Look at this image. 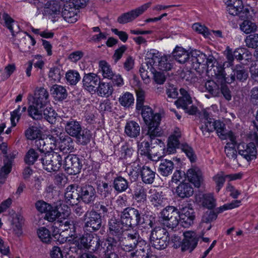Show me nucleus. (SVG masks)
<instances>
[{
	"instance_id": "1",
	"label": "nucleus",
	"mask_w": 258,
	"mask_h": 258,
	"mask_svg": "<svg viewBox=\"0 0 258 258\" xmlns=\"http://www.w3.org/2000/svg\"><path fill=\"white\" fill-rule=\"evenodd\" d=\"M175 59L180 63H186L187 68L196 70L200 74L206 73L208 76L209 72L208 58L200 51L196 50L188 52L181 47H176L172 52Z\"/></svg>"
},
{
	"instance_id": "2",
	"label": "nucleus",
	"mask_w": 258,
	"mask_h": 258,
	"mask_svg": "<svg viewBox=\"0 0 258 258\" xmlns=\"http://www.w3.org/2000/svg\"><path fill=\"white\" fill-rule=\"evenodd\" d=\"M121 222L127 229L138 226H149L152 228L155 223V217L148 210H138L128 207L123 210L120 215Z\"/></svg>"
},
{
	"instance_id": "3",
	"label": "nucleus",
	"mask_w": 258,
	"mask_h": 258,
	"mask_svg": "<svg viewBox=\"0 0 258 258\" xmlns=\"http://www.w3.org/2000/svg\"><path fill=\"white\" fill-rule=\"evenodd\" d=\"M120 241L121 249L125 252H131L132 258L136 255L141 256L143 252L141 251L145 250L148 244L136 230H127Z\"/></svg>"
},
{
	"instance_id": "4",
	"label": "nucleus",
	"mask_w": 258,
	"mask_h": 258,
	"mask_svg": "<svg viewBox=\"0 0 258 258\" xmlns=\"http://www.w3.org/2000/svg\"><path fill=\"white\" fill-rule=\"evenodd\" d=\"M33 101L28 109L30 116L34 119H39L42 117V109L49 103V95L47 90L43 87L36 88L33 97Z\"/></svg>"
},
{
	"instance_id": "5",
	"label": "nucleus",
	"mask_w": 258,
	"mask_h": 258,
	"mask_svg": "<svg viewBox=\"0 0 258 258\" xmlns=\"http://www.w3.org/2000/svg\"><path fill=\"white\" fill-rule=\"evenodd\" d=\"M211 71H213L214 75L212 74V78H211V82H213L214 85H211V93L215 90L218 91L219 90V84L221 85L222 83L230 84L234 82L235 80V72L234 70L233 74H231L230 76L226 77L224 73V65L222 62H219L215 58L211 55Z\"/></svg>"
},
{
	"instance_id": "6",
	"label": "nucleus",
	"mask_w": 258,
	"mask_h": 258,
	"mask_svg": "<svg viewBox=\"0 0 258 258\" xmlns=\"http://www.w3.org/2000/svg\"><path fill=\"white\" fill-rule=\"evenodd\" d=\"M179 213L178 210L173 206H167L160 213L159 222L161 225L176 230L179 224Z\"/></svg>"
},
{
	"instance_id": "7",
	"label": "nucleus",
	"mask_w": 258,
	"mask_h": 258,
	"mask_svg": "<svg viewBox=\"0 0 258 258\" xmlns=\"http://www.w3.org/2000/svg\"><path fill=\"white\" fill-rule=\"evenodd\" d=\"M66 154H62L61 151H53L41 157L40 161L44 169L48 172L55 171L59 170L62 165V159Z\"/></svg>"
},
{
	"instance_id": "8",
	"label": "nucleus",
	"mask_w": 258,
	"mask_h": 258,
	"mask_svg": "<svg viewBox=\"0 0 258 258\" xmlns=\"http://www.w3.org/2000/svg\"><path fill=\"white\" fill-rule=\"evenodd\" d=\"M83 221L84 228L91 232L98 230L102 226L101 214L93 210L85 212L83 216Z\"/></svg>"
},
{
	"instance_id": "9",
	"label": "nucleus",
	"mask_w": 258,
	"mask_h": 258,
	"mask_svg": "<svg viewBox=\"0 0 258 258\" xmlns=\"http://www.w3.org/2000/svg\"><path fill=\"white\" fill-rule=\"evenodd\" d=\"M83 160L76 155L69 154L63 157V167L70 175H76L80 173L82 168Z\"/></svg>"
},
{
	"instance_id": "10",
	"label": "nucleus",
	"mask_w": 258,
	"mask_h": 258,
	"mask_svg": "<svg viewBox=\"0 0 258 258\" xmlns=\"http://www.w3.org/2000/svg\"><path fill=\"white\" fill-rule=\"evenodd\" d=\"M35 146L41 153L48 154L57 149L56 139L49 135L45 138H39L35 141Z\"/></svg>"
},
{
	"instance_id": "11",
	"label": "nucleus",
	"mask_w": 258,
	"mask_h": 258,
	"mask_svg": "<svg viewBox=\"0 0 258 258\" xmlns=\"http://www.w3.org/2000/svg\"><path fill=\"white\" fill-rule=\"evenodd\" d=\"M151 3H148L127 13L122 14L117 18V22L120 24L130 22L142 15L151 6Z\"/></svg>"
},
{
	"instance_id": "12",
	"label": "nucleus",
	"mask_w": 258,
	"mask_h": 258,
	"mask_svg": "<svg viewBox=\"0 0 258 258\" xmlns=\"http://www.w3.org/2000/svg\"><path fill=\"white\" fill-rule=\"evenodd\" d=\"M147 189L141 184H137L133 192V199L136 202L137 207L143 211L147 210Z\"/></svg>"
},
{
	"instance_id": "13",
	"label": "nucleus",
	"mask_w": 258,
	"mask_h": 258,
	"mask_svg": "<svg viewBox=\"0 0 258 258\" xmlns=\"http://www.w3.org/2000/svg\"><path fill=\"white\" fill-rule=\"evenodd\" d=\"M185 207H179V211H178L179 217V221H180L181 224L183 227L187 228L194 223L195 218L194 210L190 207L189 204Z\"/></svg>"
},
{
	"instance_id": "14",
	"label": "nucleus",
	"mask_w": 258,
	"mask_h": 258,
	"mask_svg": "<svg viewBox=\"0 0 258 258\" xmlns=\"http://www.w3.org/2000/svg\"><path fill=\"white\" fill-rule=\"evenodd\" d=\"M61 123L63 124L67 135L71 137H76L82 128L81 123L72 118L64 117Z\"/></svg>"
},
{
	"instance_id": "15",
	"label": "nucleus",
	"mask_w": 258,
	"mask_h": 258,
	"mask_svg": "<svg viewBox=\"0 0 258 258\" xmlns=\"http://www.w3.org/2000/svg\"><path fill=\"white\" fill-rule=\"evenodd\" d=\"M80 199L86 204H92L95 201L97 194L95 187L90 184L83 185L80 187Z\"/></svg>"
},
{
	"instance_id": "16",
	"label": "nucleus",
	"mask_w": 258,
	"mask_h": 258,
	"mask_svg": "<svg viewBox=\"0 0 258 258\" xmlns=\"http://www.w3.org/2000/svg\"><path fill=\"white\" fill-rule=\"evenodd\" d=\"M184 239L181 244V251L189 250L192 251L197 246L198 237L197 234L192 231H186L183 233Z\"/></svg>"
},
{
	"instance_id": "17",
	"label": "nucleus",
	"mask_w": 258,
	"mask_h": 258,
	"mask_svg": "<svg viewBox=\"0 0 258 258\" xmlns=\"http://www.w3.org/2000/svg\"><path fill=\"white\" fill-rule=\"evenodd\" d=\"M237 150L240 155L247 161H250L256 158V149L253 143L248 144H239L237 146Z\"/></svg>"
},
{
	"instance_id": "18",
	"label": "nucleus",
	"mask_w": 258,
	"mask_h": 258,
	"mask_svg": "<svg viewBox=\"0 0 258 258\" xmlns=\"http://www.w3.org/2000/svg\"><path fill=\"white\" fill-rule=\"evenodd\" d=\"M100 78L94 73L85 74L83 80V87L89 92H95L99 83Z\"/></svg>"
},
{
	"instance_id": "19",
	"label": "nucleus",
	"mask_w": 258,
	"mask_h": 258,
	"mask_svg": "<svg viewBox=\"0 0 258 258\" xmlns=\"http://www.w3.org/2000/svg\"><path fill=\"white\" fill-rule=\"evenodd\" d=\"M60 144L56 151H61L62 154L72 152L74 150V140L71 137L61 133L59 134Z\"/></svg>"
},
{
	"instance_id": "20",
	"label": "nucleus",
	"mask_w": 258,
	"mask_h": 258,
	"mask_svg": "<svg viewBox=\"0 0 258 258\" xmlns=\"http://www.w3.org/2000/svg\"><path fill=\"white\" fill-rule=\"evenodd\" d=\"M64 198L68 204L72 206L77 205L80 199V195L77 186L73 184L68 186L66 189Z\"/></svg>"
},
{
	"instance_id": "21",
	"label": "nucleus",
	"mask_w": 258,
	"mask_h": 258,
	"mask_svg": "<svg viewBox=\"0 0 258 258\" xmlns=\"http://www.w3.org/2000/svg\"><path fill=\"white\" fill-rule=\"evenodd\" d=\"M154 121L151 123L146 124L147 125L148 130L145 133V135L148 136L151 141L156 137H159L162 133L159 128V124L161 119V115H157L155 117Z\"/></svg>"
},
{
	"instance_id": "22",
	"label": "nucleus",
	"mask_w": 258,
	"mask_h": 258,
	"mask_svg": "<svg viewBox=\"0 0 258 258\" xmlns=\"http://www.w3.org/2000/svg\"><path fill=\"white\" fill-rule=\"evenodd\" d=\"M181 138V133L179 128H176L174 133L170 136L168 140L167 152L168 154L174 153L176 148L180 145L179 139Z\"/></svg>"
},
{
	"instance_id": "23",
	"label": "nucleus",
	"mask_w": 258,
	"mask_h": 258,
	"mask_svg": "<svg viewBox=\"0 0 258 258\" xmlns=\"http://www.w3.org/2000/svg\"><path fill=\"white\" fill-rule=\"evenodd\" d=\"M71 227H72V228H74L73 221L67 218L62 219L61 218L55 221L52 225L54 229L53 232L55 233V234H59L60 235L62 232H65L69 229H71Z\"/></svg>"
},
{
	"instance_id": "24",
	"label": "nucleus",
	"mask_w": 258,
	"mask_h": 258,
	"mask_svg": "<svg viewBox=\"0 0 258 258\" xmlns=\"http://www.w3.org/2000/svg\"><path fill=\"white\" fill-rule=\"evenodd\" d=\"M61 5L60 2L56 0L48 1L44 6V12L45 15L55 18L60 15Z\"/></svg>"
},
{
	"instance_id": "25",
	"label": "nucleus",
	"mask_w": 258,
	"mask_h": 258,
	"mask_svg": "<svg viewBox=\"0 0 258 258\" xmlns=\"http://www.w3.org/2000/svg\"><path fill=\"white\" fill-rule=\"evenodd\" d=\"M209 113L208 109H204L199 113V117L200 120V129L202 132L203 135L205 138H208L210 137V128L209 124H210Z\"/></svg>"
},
{
	"instance_id": "26",
	"label": "nucleus",
	"mask_w": 258,
	"mask_h": 258,
	"mask_svg": "<svg viewBox=\"0 0 258 258\" xmlns=\"http://www.w3.org/2000/svg\"><path fill=\"white\" fill-rule=\"evenodd\" d=\"M177 196L181 199L188 198L194 194V188L190 183L181 182L175 189Z\"/></svg>"
},
{
	"instance_id": "27",
	"label": "nucleus",
	"mask_w": 258,
	"mask_h": 258,
	"mask_svg": "<svg viewBox=\"0 0 258 258\" xmlns=\"http://www.w3.org/2000/svg\"><path fill=\"white\" fill-rule=\"evenodd\" d=\"M149 199L151 204L155 207L159 208L163 206L165 199L162 192H158L155 189H150L149 191Z\"/></svg>"
},
{
	"instance_id": "28",
	"label": "nucleus",
	"mask_w": 258,
	"mask_h": 258,
	"mask_svg": "<svg viewBox=\"0 0 258 258\" xmlns=\"http://www.w3.org/2000/svg\"><path fill=\"white\" fill-rule=\"evenodd\" d=\"M188 180L197 187H199L203 181L202 171L199 169H189L187 171Z\"/></svg>"
},
{
	"instance_id": "29",
	"label": "nucleus",
	"mask_w": 258,
	"mask_h": 258,
	"mask_svg": "<svg viewBox=\"0 0 258 258\" xmlns=\"http://www.w3.org/2000/svg\"><path fill=\"white\" fill-rule=\"evenodd\" d=\"M140 125L135 121H128L125 125L124 133L130 138H137L140 135Z\"/></svg>"
},
{
	"instance_id": "30",
	"label": "nucleus",
	"mask_w": 258,
	"mask_h": 258,
	"mask_svg": "<svg viewBox=\"0 0 258 258\" xmlns=\"http://www.w3.org/2000/svg\"><path fill=\"white\" fill-rule=\"evenodd\" d=\"M76 9L75 7L64 6L61 12V16L68 23H74L76 22L79 18Z\"/></svg>"
},
{
	"instance_id": "31",
	"label": "nucleus",
	"mask_w": 258,
	"mask_h": 258,
	"mask_svg": "<svg viewBox=\"0 0 258 258\" xmlns=\"http://www.w3.org/2000/svg\"><path fill=\"white\" fill-rule=\"evenodd\" d=\"M108 226L109 233L112 235H118L123 231V227H124L120 220L112 218L108 221Z\"/></svg>"
},
{
	"instance_id": "32",
	"label": "nucleus",
	"mask_w": 258,
	"mask_h": 258,
	"mask_svg": "<svg viewBox=\"0 0 258 258\" xmlns=\"http://www.w3.org/2000/svg\"><path fill=\"white\" fill-rule=\"evenodd\" d=\"M50 92L52 97L56 101H62L68 96L67 90L61 85H53L50 88Z\"/></svg>"
},
{
	"instance_id": "33",
	"label": "nucleus",
	"mask_w": 258,
	"mask_h": 258,
	"mask_svg": "<svg viewBox=\"0 0 258 258\" xmlns=\"http://www.w3.org/2000/svg\"><path fill=\"white\" fill-rule=\"evenodd\" d=\"M142 180L146 184L152 183L155 179L156 173L149 167L143 166L140 171Z\"/></svg>"
},
{
	"instance_id": "34",
	"label": "nucleus",
	"mask_w": 258,
	"mask_h": 258,
	"mask_svg": "<svg viewBox=\"0 0 258 258\" xmlns=\"http://www.w3.org/2000/svg\"><path fill=\"white\" fill-rule=\"evenodd\" d=\"M76 137H74L77 140L78 143L81 145H86L91 141L92 134L90 130L85 128H82L81 131Z\"/></svg>"
},
{
	"instance_id": "35",
	"label": "nucleus",
	"mask_w": 258,
	"mask_h": 258,
	"mask_svg": "<svg viewBox=\"0 0 258 258\" xmlns=\"http://www.w3.org/2000/svg\"><path fill=\"white\" fill-rule=\"evenodd\" d=\"M174 168V164L169 160H162L159 167V172L161 175L167 176L171 174Z\"/></svg>"
},
{
	"instance_id": "36",
	"label": "nucleus",
	"mask_w": 258,
	"mask_h": 258,
	"mask_svg": "<svg viewBox=\"0 0 258 258\" xmlns=\"http://www.w3.org/2000/svg\"><path fill=\"white\" fill-rule=\"evenodd\" d=\"M113 187L118 192L125 191L129 187L128 181L121 176L114 178L113 181Z\"/></svg>"
},
{
	"instance_id": "37",
	"label": "nucleus",
	"mask_w": 258,
	"mask_h": 258,
	"mask_svg": "<svg viewBox=\"0 0 258 258\" xmlns=\"http://www.w3.org/2000/svg\"><path fill=\"white\" fill-rule=\"evenodd\" d=\"M180 93L183 95L175 101V104L177 108H181L183 109H187V107L192 103L190 97L186 94L185 90L181 89Z\"/></svg>"
},
{
	"instance_id": "38",
	"label": "nucleus",
	"mask_w": 258,
	"mask_h": 258,
	"mask_svg": "<svg viewBox=\"0 0 258 258\" xmlns=\"http://www.w3.org/2000/svg\"><path fill=\"white\" fill-rule=\"evenodd\" d=\"M225 4L227 5V12L232 16H237L239 10L241 9L242 6V2L241 0H231Z\"/></svg>"
},
{
	"instance_id": "39",
	"label": "nucleus",
	"mask_w": 258,
	"mask_h": 258,
	"mask_svg": "<svg viewBox=\"0 0 258 258\" xmlns=\"http://www.w3.org/2000/svg\"><path fill=\"white\" fill-rule=\"evenodd\" d=\"M98 85V86L97 87L96 90L99 96L107 97L112 95L113 89L111 84L108 83H101L99 81V83Z\"/></svg>"
},
{
	"instance_id": "40",
	"label": "nucleus",
	"mask_w": 258,
	"mask_h": 258,
	"mask_svg": "<svg viewBox=\"0 0 258 258\" xmlns=\"http://www.w3.org/2000/svg\"><path fill=\"white\" fill-rule=\"evenodd\" d=\"M141 110H142V116L145 124L151 123V122L154 121L156 115H161L158 113L154 114L152 109L148 106H144Z\"/></svg>"
},
{
	"instance_id": "41",
	"label": "nucleus",
	"mask_w": 258,
	"mask_h": 258,
	"mask_svg": "<svg viewBox=\"0 0 258 258\" xmlns=\"http://www.w3.org/2000/svg\"><path fill=\"white\" fill-rule=\"evenodd\" d=\"M25 136L28 140L36 141L41 138V131L37 126L31 125L25 130Z\"/></svg>"
},
{
	"instance_id": "42",
	"label": "nucleus",
	"mask_w": 258,
	"mask_h": 258,
	"mask_svg": "<svg viewBox=\"0 0 258 258\" xmlns=\"http://www.w3.org/2000/svg\"><path fill=\"white\" fill-rule=\"evenodd\" d=\"M134 101L133 95L128 92L122 94L118 99L119 104L125 108H130L133 105Z\"/></svg>"
},
{
	"instance_id": "43",
	"label": "nucleus",
	"mask_w": 258,
	"mask_h": 258,
	"mask_svg": "<svg viewBox=\"0 0 258 258\" xmlns=\"http://www.w3.org/2000/svg\"><path fill=\"white\" fill-rule=\"evenodd\" d=\"M161 57V53L159 51L154 49H150L147 52L146 55V59L149 60L147 61L146 65L148 66L149 64L151 66L155 65Z\"/></svg>"
},
{
	"instance_id": "44",
	"label": "nucleus",
	"mask_w": 258,
	"mask_h": 258,
	"mask_svg": "<svg viewBox=\"0 0 258 258\" xmlns=\"http://www.w3.org/2000/svg\"><path fill=\"white\" fill-rule=\"evenodd\" d=\"M167 237H169L168 233L165 228L156 227L152 229L150 238L151 240H153Z\"/></svg>"
},
{
	"instance_id": "45",
	"label": "nucleus",
	"mask_w": 258,
	"mask_h": 258,
	"mask_svg": "<svg viewBox=\"0 0 258 258\" xmlns=\"http://www.w3.org/2000/svg\"><path fill=\"white\" fill-rule=\"evenodd\" d=\"M196 202L199 206L210 209V194H198L196 196Z\"/></svg>"
},
{
	"instance_id": "46",
	"label": "nucleus",
	"mask_w": 258,
	"mask_h": 258,
	"mask_svg": "<svg viewBox=\"0 0 258 258\" xmlns=\"http://www.w3.org/2000/svg\"><path fill=\"white\" fill-rule=\"evenodd\" d=\"M240 30L245 34H250L257 29L256 24L250 20H245L240 25Z\"/></svg>"
},
{
	"instance_id": "47",
	"label": "nucleus",
	"mask_w": 258,
	"mask_h": 258,
	"mask_svg": "<svg viewBox=\"0 0 258 258\" xmlns=\"http://www.w3.org/2000/svg\"><path fill=\"white\" fill-rule=\"evenodd\" d=\"M61 213L58 210L53 207H51V209L46 212L44 219L50 222H55L58 219L61 218Z\"/></svg>"
},
{
	"instance_id": "48",
	"label": "nucleus",
	"mask_w": 258,
	"mask_h": 258,
	"mask_svg": "<svg viewBox=\"0 0 258 258\" xmlns=\"http://www.w3.org/2000/svg\"><path fill=\"white\" fill-rule=\"evenodd\" d=\"M67 83L71 85H75L80 81L79 73L75 70H69L66 74Z\"/></svg>"
},
{
	"instance_id": "49",
	"label": "nucleus",
	"mask_w": 258,
	"mask_h": 258,
	"mask_svg": "<svg viewBox=\"0 0 258 258\" xmlns=\"http://www.w3.org/2000/svg\"><path fill=\"white\" fill-rule=\"evenodd\" d=\"M170 56L164 55L160 57L157 61L158 66L159 70L162 71H167L171 70L172 65L170 62Z\"/></svg>"
},
{
	"instance_id": "50",
	"label": "nucleus",
	"mask_w": 258,
	"mask_h": 258,
	"mask_svg": "<svg viewBox=\"0 0 258 258\" xmlns=\"http://www.w3.org/2000/svg\"><path fill=\"white\" fill-rule=\"evenodd\" d=\"M42 114L50 123L53 124L55 122L57 113L52 107H46L44 109H42Z\"/></svg>"
},
{
	"instance_id": "51",
	"label": "nucleus",
	"mask_w": 258,
	"mask_h": 258,
	"mask_svg": "<svg viewBox=\"0 0 258 258\" xmlns=\"http://www.w3.org/2000/svg\"><path fill=\"white\" fill-rule=\"evenodd\" d=\"M97 191L101 197L106 198L111 195L112 188L107 183L102 182L98 185Z\"/></svg>"
},
{
	"instance_id": "52",
	"label": "nucleus",
	"mask_w": 258,
	"mask_h": 258,
	"mask_svg": "<svg viewBox=\"0 0 258 258\" xmlns=\"http://www.w3.org/2000/svg\"><path fill=\"white\" fill-rule=\"evenodd\" d=\"M219 137L222 140H226V144L238 145L236 136L231 131H226L224 134H219Z\"/></svg>"
},
{
	"instance_id": "53",
	"label": "nucleus",
	"mask_w": 258,
	"mask_h": 258,
	"mask_svg": "<svg viewBox=\"0 0 258 258\" xmlns=\"http://www.w3.org/2000/svg\"><path fill=\"white\" fill-rule=\"evenodd\" d=\"M108 245L107 246L106 251L105 253V258H118V255L111 251L113 249V247L115 246L116 241L113 238H109L107 240Z\"/></svg>"
},
{
	"instance_id": "54",
	"label": "nucleus",
	"mask_w": 258,
	"mask_h": 258,
	"mask_svg": "<svg viewBox=\"0 0 258 258\" xmlns=\"http://www.w3.org/2000/svg\"><path fill=\"white\" fill-rule=\"evenodd\" d=\"M38 158L37 152L34 149H30L26 153L24 161L28 165H33Z\"/></svg>"
},
{
	"instance_id": "55",
	"label": "nucleus",
	"mask_w": 258,
	"mask_h": 258,
	"mask_svg": "<svg viewBox=\"0 0 258 258\" xmlns=\"http://www.w3.org/2000/svg\"><path fill=\"white\" fill-rule=\"evenodd\" d=\"M99 68L102 71L104 78L109 79L114 74L110 65L105 61L101 60L99 62Z\"/></svg>"
},
{
	"instance_id": "56",
	"label": "nucleus",
	"mask_w": 258,
	"mask_h": 258,
	"mask_svg": "<svg viewBox=\"0 0 258 258\" xmlns=\"http://www.w3.org/2000/svg\"><path fill=\"white\" fill-rule=\"evenodd\" d=\"M37 233L39 238L43 242L47 243L50 242L51 237L48 229L44 227H42L37 230Z\"/></svg>"
},
{
	"instance_id": "57",
	"label": "nucleus",
	"mask_w": 258,
	"mask_h": 258,
	"mask_svg": "<svg viewBox=\"0 0 258 258\" xmlns=\"http://www.w3.org/2000/svg\"><path fill=\"white\" fill-rule=\"evenodd\" d=\"M180 77L189 83H195L198 81L195 73L190 70H183L180 73Z\"/></svg>"
},
{
	"instance_id": "58",
	"label": "nucleus",
	"mask_w": 258,
	"mask_h": 258,
	"mask_svg": "<svg viewBox=\"0 0 258 258\" xmlns=\"http://www.w3.org/2000/svg\"><path fill=\"white\" fill-rule=\"evenodd\" d=\"M138 153L141 155L151 156L150 144L148 141L139 142L138 144Z\"/></svg>"
},
{
	"instance_id": "59",
	"label": "nucleus",
	"mask_w": 258,
	"mask_h": 258,
	"mask_svg": "<svg viewBox=\"0 0 258 258\" xmlns=\"http://www.w3.org/2000/svg\"><path fill=\"white\" fill-rule=\"evenodd\" d=\"M245 42L246 46L249 48H255L258 46V34H250L247 36Z\"/></svg>"
},
{
	"instance_id": "60",
	"label": "nucleus",
	"mask_w": 258,
	"mask_h": 258,
	"mask_svg": "<svg viewBox=\"0 0 258 258\" xmlns=\"http://www.w3.org/2000/svg\"><path fill=\"white\" fill-rule=\"evenodd\" d=\"M236 77L237 80L240 81H244L246 80L248 77V74L244 69V67L242 66H236L234 69Z\"/></svg>"
},
{
	"instance_id": "61",
	"label": "nucleus",
	"mask_w": 258,
	"mask_h": 258,
	"mask_svg": "<svg viewBox=\"0 0 258 258\" xmlns=\"http://www.w3.org/2000/svg\"><path fill=\"white\" fill-rule=\"evenodd\" d=\"M141 168L140 166L139 162H135L131 166V168H127L126 171L128 175L136 179L139 176Z\"/></svg>"
},
{
	"instance_id": "62",
	"label": "nucleus",
	"mask_w": 258,
	"mask_h": 258,
	"mask_svg": "<svg viewBox=\"0 0 258 258\" xmlns=\"http://www.w3.org/2000/svg\"><path fill=\"white\" fill-rule=\"evenodd\" d=\"M169 237L163 238L156 240H151V242L154 248L157 249H165L168 244Z\"/></svg>"
},
{
	"instance_id": "63",
	"label": "nucleus",
	"mask_w": 258,
	"mask_h": 258,
	"mask_svg": "<svg viewBox=\"0 0 258 258\" xmlns=\"http://www.w3.org/2000/svg\"><path fill=\"white\" fill-rule=\"evenodd\" d=\"M91 238H92V234L88 233L84 234L81 237L78 241L77 246L78 249H87L89 245V241H90Z\"/></svg>"
},
{
	"instance_id": "64",
	"label": "nucleus",
	"mask_w": 258,
	"mask_h": 258,
	"mask_svg": "<svg viewBox=\"0 0 258 258\" xmlns=\"http://www.w3.org/2000/svg\"><path fill=\"white\" fill-rule=\"evenodd\" d=\"M136 109L138 110H140L141 108L144 106L143 104L144 103L145 98V91L142 89H139L136 91Z\"/></svg>"
}]
</instances>
